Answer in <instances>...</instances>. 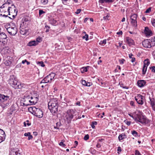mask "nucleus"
<instances>
[{"label": "nucleus", "mask_w": 155, "mask_h": 155, "mask_svg": "<svg viewBox=\"0 0 155 155\" xmlns=\"http://www.w3.org/2000/svg\"><path fill=\"white\" fill-rule=\"evenodd\" d=\"M117 34L118 35H122L123 33L121 31H119V32L117 33Z\"/></svg>", "instance_id": "obj_60"}, {"label": "nucleus", "mask_w": 155, "mask_h": 155, "mask_svg": "<svg viewBox=\"0 0 155 155\" xmlns=\"http://www.w3.org/2000/svg\"><path fill=\"white\" fill-rule=\"evenodd\" d=\"M128 115L130 117H132L135 120V118H136V114L135 116H134L132 115H131V114H129Z\"/></svg>", "instance_id": "obj_55"}, {"label": "nucleus", "mask_w": 155, "mask_h": 155, "mask_svg": "<svg viewBox=\"0 0 155 155\" xmlns=\"http://www.w3.org/2000/svg\"><path fill=\"white\" fill-rule=\"evenodd\" d=\"M9 155H21L18 149H14L10 151Z\"/></svg>", "instance_id": "obj_12"}, {"label": "nucleus", "mask_w": 155, "mask_h": 155, "mask_svg": "<svg viewBox=\"0 0 155 155\" xmlns=\"http://www.w3.org/2000/svg\"><path fill=\"white\" fill-rule=\"evenodd\" d=\"M146 81L144 80H140L138 81L137 84L139 87H143L146 84Z\"/></svg>", "instance_id": "obj_17"}, {"label": "nucleus", "mask_w": 155, "mask_h": 155, "mask_svg": "<svg viewBox=\"0 0 155 155\" xmlns=\"http://www.w3.org/2000/svg\"><path fill=\"white\" fill-rule=\"evenodd\" d=\"M82 38L85 39L86 41H87L88 40V35L87 34H86L84 36L82 37Z\"/></svg>", "instance_id": "obj_35"}, {"label": "nucleus", "mask_w": 155, "mask_h": 155, "mask_svg": "<svg viewBox=\"0 0 155 155\" xmlns=\"http://www.w3.org/2000/svg\"><path fill=\"white\" fill-rule=\"evenodd\" d=\"M41 40H42V39H41V38L38 37L37 38L36 41L38 43V42H40V41H41Z\"/></svg>", "instance_id": "obj_48"}, {"label": "nucleus", "mask_w": 155, "mask_h": 155, "mask_svg": "<svg viewBox=\"0 0 155 155\" xmlns=\"http://www.w3.org/2000/svg\"><path fill=\"white\" fill-rule=\"evenodd\" d=\"M139 96V94H137V96L135 97V99L137 101H137H138L140 99V97Z\"/></svg>", "instance_id": "obj_39"}, {"label": "nucleus", "mask_w": 155, "mask_h": 155, "mask_svg": "<svg viewBox=\"0 0 155 155\" xmlns=\"http://www.w3.org/2000/svg\"><path fill=\"white\" fill-rule=\"evenodd\" d=\"M10 3L7 2L4 4L0 7V8H3L5 7H8V15H12V18L8 17L11 19H14L17 15V11L15 8V7L14 4H12L11 6H9Z\"/></svg>", "instance_id": "obj_1"}, {"label": "nucleus", "mask_w": 155, "mask_h": 155, "mask_svg": "<svg viewBox=\"0 0 155 155\" xmlns=\"http://www.w3.org/2000/svg\"><path fill=\"white\" fill-rule=\"evenodd\" d=\"M6 43V41H2V45H4Z\"/></svg>", "instance_id": "obj_58"}, {"label": "nucleus", "mask_w": 155, "mask_h": 155, "mask_svg": "<svg viewBox=\"0 0 155 155\" xmlns=\"http://www.w3.org/2000/svg\"><path fill=\"white\" fill-rule=\"evenodd\" d=\"M106 43V40L104 39L103 41H101L99 43V44L101 45H102L103 44H105Z\"/></svg>", "instance_id": "obj_36"}, {"label": "nucleus", "mask_w": 155, "mask_h": 155, "mask_svg": "<svg viewBox=\"0 0 155 155\" xmlns=\"http://www.w3.org/2000/svg\"><path fill=\"white\" fill-rule=\"evenodd\" d=\"M37 64H38L39 66L41 67H44L45 66V65L44 64V62L42 61H38L37 62Z\"/></svg>", "instance_id": "obj_32"}, {"label": "nucleus", "mask_w": 155, "mask_h": 155, "mask_svg": "<svg viewBox=\"0 0 155 155\" xmlns=\"http://www.w3.org/2000/svg\"><path fill=\"white\" fill-rule=\"evenodd\" d=\"M50 27L48 25H45V29L46 28V29L45 31V32H48L49 31V29L50 28Z\"/></svg>", "instance_id": "obj_40"}, {"label": "nucleus", "mask_w": 155, "mask_h": 155, "mask_svg": "<svg viewBox=\"0 0 155 155\" xmlns=\"http://www.w3.org/2000/svg\"><path fill=\"white\" fill-rule=\"evenodd\" d=\"M119 61L120 64H122L125 61V60L124 59H122L121 60H119Z\"/></svg>", "instance_id": "obj_45"}, {"label": "nucleus", "mask_w": 155, "mask_h": 155, "mask_svg": "<svg viewBox=\"0 0 155 155\" xmlns=\"http://www.w3.org/2000/svg\"><path fill=\"white\" fill-rule=\"evenodd\" d=\"M24 100L23 101L24 102L27 103L28 104L30 103L29 101L30 100V96L29 95H26L24 96Z\"/></svg>", "instance_id": "obj_18"}, {"label": "nucleus", "mask_w": 155, "mask_h": 155, "mask_svg": "<svg viewBox=\"0 0 155 155\" xmlns=\"http://www.w3.org/2000/svg\"><path fill=\"white\" fill-rule=\"evenodd\" d=\"M32 138L33 137L30 134V135L28 136V140H29L30 139H32Z\"/></svg>", "instance_id": "obj_59"}, {"label": "nucleus", "mask_w": 155, "mask_h": 155, "mask_svg": "<svg viewBox=\"0 0 155 155\" xmlns=\"http://www.w3.org/2000/svg\"><path fill=\"white\" fill-rule=\"evenodd\" d=\"M23 21H22V22H24V24H26L25 22L28 21H29V20L28 18H24L23 19Z\"/></svg>", "instance_id": "obj_49"}, {"label": "nucleus", "mask_w": 155, "mask_h": 155, "mask_svg": "<svg viewBox=\"0 0 155 155\" xmlns=\"http://www.w3.org/2000/svg\"><path fill=\"white\" fill-rule=\"evenodd\" d=\"M130 104L132 106H134V102H133V101H131L130 102Z\"/></svg>", "instance_id": "obj_64"}, {"label": "nucleus", "mask_w": 155, "mask_h": 155, "mask_svg": "<svg viewBox=\"0 0 155 155\" xmlns=\"http://www.w3.org/2000/svg\"><path fill=\"white\" fill-rule=\"evenodd\" d=\"M81 11V9H77L76 12H75V13L76 14H78L80 13Z\"/></svg>", "instance_id": "obj_53"}, {"label": "nucleus", "mask_w": 155, "mask_h": 155, "mask_svg": "<svg viewBox=\"0 0 155 155\" xmlns=\"http://www.w3.org/2000/svg\"><path fill=\"white\" fill-rule=\"evenodd\" d=\"M24 126L25 127L26 126V125H27L28 126H29L31 125V123H29V121L28 120H27L26 122H25L24 123Z\"/></svg>", "instance_id": "obj_34"}, {"label": "nucleus", "mask_w": 155, "mask_h": 155, "mask_svg": "<svg viewBox=\"0 0 155 155\" xmlns=\"http://www.w3.org/2000/svg\"><path fill=\"white\" fill-rule=\"evenodd\" d=\"M41 2L43 5H45L48 2V0H41Z\"/></svg>", "instance_id": "obj_37"}, {"label": "nucleus", "mask_w": 155, "mask_h": 155, "mask_svg": "<svg viewBox=\"0 0 155 155\" xmlns=\"http://www.w3.org/2000/svg\"><path fill=\"white\" fill-rule=\"evenodd\" d=\"M126 138V135L124 133H122L119 135L118 137V139L119 141H120L123 139Z\"/></svg>", "instance_id": "obj_22"}, {"label": "nucleus", "mask_w": 155, "mask_h": 155, "mask_svg": "<svg viewBox=\"0 0 155 155\" xmlns=\"http://www.w3.org/2000/svg\"><path fill=\"white\" fill-rule=\"evenodd\" d=\"M92 84V83L91 82H87L86 83V84L85 85V86H87V87H89L91 86Z\"/></svg>", "instance_id": "obj_50"}, {"label": "nucleus", "mask_w": 155, "mask_h": 155, "mask_svg": "<svg viewBox=\"0 0 155 155\" xmlns=\"http://www.w3.org/2000/svg\"><path fill=\"white\" fill-rule=\"evenodd\" d=\"M135 121L137 122H140L142 124L149 125L151 120L147 118L146 117L143 115V113L140 111L139 114H136Z\"/></svg>", "instance_id": "obj_3"}, {"label": "nucleus", "mask_w": 155, "mask_h": 155, "mask_svg": "<svg viewBox=\"0 0 155 155\" xmlns=\"http://www.w3.org/2000/svg\"><path fill=\"white\" fill-rule=\"evenodd\" d=\"M131 123V121H127L126 122V124L128 125V126H130V124Z\"/></svg>", "instance_id": "obj_63"}, {"label": "nucleus", "mask_w": 155, "mask_h": 155, "mask_svg": "<svg viewBox=\"0 0 155 155\" xmlns=\"http://www.w3.org/2000/svg\"><path fill=\"white\" fill-rule=\"evenodd\" d=\"M47 83V81H46V80L45 79V78H44L40 82V84H42V83Z\"/></svg>", "instance_id": "obj_46"}, {"label": "nucleus", "mask_w": 155, "mask_h": 155, "mask_svg": "<svg viewBox=\"0 0 155 155\" xmlns=\"http://www.w3.org/2000/svg\"><path fill=\"white\" fill-rule=\"evenodd\" d=\"M38 100L37 97H33L30 96V100L29 101L30 102L29 104L30 105L35 104L37 103Z\"/></svg>", "instance_id": "obj_14"}, {"label": "nucleus", "mask_w": 155, "mask_h": 155, "mask_svg": "<svg viewBox=\"0 0 155 155\" xmlns=\"http://www.w3.org/2000/svg\"><path fill=\"white\" fill-rule=\"evenodd\" d=\"M11 63V62L8 60H5L4 62V64L7 66H9Z\"/></svg>", "instance_id": "obj_28"}, {"label": "nucleus", "mask_w": 155, "mask_h": 155, "mask_svg": "<svg viewBox=\"0 0 155 155\" xmlns=\"http://www.w3.org/2000/svg\"><path fill=\"white\" fill-rule=\"evenodd\" d=\"M131 22L134 27H136L137 26V24L136 20H131Z\"/></svg>", "instance_id": "obj_26"}, {"label": "nucleus", "mask_w": 155, "mask_h": 155, "mask_svg": "<svg viewBox=\"0 0 155 155\" xmlns=\"http://www.w3.org/2000/svg\"><path fill=\"white\" fill-rule=\"evenodd\" d=\"M129 58L130 59H131V62L132 63L134 62L135 61V58L134 57H132V56H133V54H129Z\"/></svg>", "instance_id": "obj_27"}, {"label": "nucleus", "mask_w": 155, "mask_h": 155, "mask_svg": "<svg viewBox=\"0 0 155 155\" xmlns=\"http://www.w3.org/2000/svg\"><path fill=\"white\" fill-rule=\"evenodd\" d=\"M151 42H152L151 39L145 40L142 42V45L145 48H150L152 45L151 44Z\"/></svg>", "instance_id": "obj_10"}, {"label": "nucleus", "mask_w": 155, "mask_h": 155, "mask_svg": "<svg viewBox=\"0 0 155 155\" xmlns=\"http://www.w3.org/2000/svg\"><path fill=\"white\" fill-rule=\"evenodd\" d=\"M50 23L53 25H56L58 24L57 21L54 18H51L49 20Z\"/></svg>", "instance_id": "obj_21"}, {"label": "nucleus", "mask_w": 155, "mask_h": 155, "mask_svg": "<svg viewBox=\"0 0 155 155\" xmlns=\"http://www.w3.org/2000/svg\"><path fill=\"white\" fill-rule=\"evenodd\" d=\"M151 47L152 46H154L155 45V42H154L153 41L152 42H151Z\"/></svg>", "instance_id": "obj_62"}, {"label": "nucleus", "mask_w": 155, "mask_h": 155, "mask_svg": "<svg viewBox=\"0 0 155 155\" xmlns=\"http://www.w3.org/2000/svg\"><path fill=\"white\" fill-rule=\"evenodd\" d=\"M151 22L152 25L155 27V19H152L151 20Z\"/></svg>", "instance_id": "obj_38"}, {"label": "nucleus", "mask_w": 155, "mask_h": 155, "mask_svg": "<svg viewBox=\"0 0 155 155\" xmlns=\"http://www.w3.org/2000/svg\"><path fill=\"white\" fill-rule=\"evenodd\" d=\"M150 69L151 70V71L155 73V66H153L150 67Z\"/></svg>", "instance_id": "obj_41"}, {"label": "nucleus", "mask_w": 155, "mask_h": 155, "mask_svg": "<svg viewBox=\"0 0 155 155\" xmlns=\"http://www.w3.org/2000/svg\"><path fill=\"white\" fill-rule=\"evenodd\" d=\"M125 40L129 46L134 45V41L130 38L127 37L125 38Z\"/></svg>", "instance_id": "obj_15"}, {"label": "nucleus", "mask_w": 155, "mask_h": 155, "mask_svg": "<svg viewBox=\"0 0 155 155\" xmlns=\"http://www.w3.org/2000/svg\"><path fill=\"white\" fill-rule=\"evenodd\" d=\"M89 136L88 134L86 135L84 138V139L85 140H87L89 138Z\"/></svg>", "instance_id": "obj_44"}, {"label": "nucleus", "mask_w": 155, "mask_h": 155, "mask_svg": "<svg viewBox=\"0 0 155 155\" xmlns=\"http://www.w3.org/2000/svg\"><path fill=\"white\" fill-rule=\"evenodd\" d=\"M135 155H142L138 150H136L135 152Z\"/></svg>", "instance_id": "obj_43"}, {"label": "nucleus", "mask_w": 155, "mask_h": 155, "mask_svg": "<svg viewBox=\"0 0 155 155\" xmlns=\"http://www.w3.org/2000/svg\"><path fill=\"white\" fill-rule=\"evenodd\" d=\"M97 124V122L96 121H93L92 122L91 124V127L93 128H94L95 127V125H96Z\"/></svg>", "instance_id": "obj_33"}, {"label": "nucleus", "mask_w": 155, "mask_h": 155, "mask_svg": "<svg viewBox=\"0 0 155 155\" xmlns=\"http://www.w3.org/2000/svg\"><path fill=\"white\" fill-rule=\"evenodd\" d=\"M11 101L8 96L0 94V103L2 107L4 108L8 106L11 103Z\"/></svg>", "instance_id": "obj_5"}, {"label": "nucleus", "mask_w": 155, "mask_h": 155, "mask_svg": "<svg viewBox=\"0 0 155 155\" xmlns=\"http://www.w3.org/2000/svg\"><path fill=\"white\" fill-rule=\"evenodd\" d=\"M6 135L4 131L0 129V143L4 140Z\"/></svg>", "instance_id": "obj_13"}, {"label": "nucleus", "mask_w": 155, "mask_h": 155, "mask_svg": "<svg viewBox=\"0 0 155 155\" xmlns=\"http://www.w3.org/2000/svg\"><path fill=\"white\" fill-rule=\"evenodd\" d=\"M149 99L150 102V104L152 107H153L155 105V101L154 99L153 98H151L150 97H149Z\"/></svg>", "instance_id": "obj_23"}, {"label": "nucleus", "mask_w": 155, "mask_h": 155, "mask_svg": "<svg viewBox=\"0 0 155 155\" xmlns=\"http://www.w3.org/2000/svg\"><path fill=\"white\" fill-rule=\"evenodd\" d=\"M20 33L23 35H28L29 33V30L24 26V22L21 24L20 27Z\"/></svg>", "instance_id": "obj_8"}, {"label": "nucleus", "mask_w": 155, "mask_h": 155, "mask_svg": "<svg viewBox=\"0 0 155 155\" xmlns=\"http://www.w3.org/2000/svg\"><path fill=\"white\" fill-rule=\"evenodd\" d=\"M139 96L140 97V99L138 100V101H137V103L139 104L142 105L143 103L144 97L140 94H139Z\"/></svg>", "instance_id": "obj_19"}, {"label": "nucleus", "mask_w": 155, "mask_h": 155, "mask_svg": "<svg viewBox=\"0 0 155 155\" xmlns=\"http://www.w3.org/2000/svg\"><path fill=\"white\" fill-rule=\"evenodd\" d=\"M58 100L57 98L51 99L48 103V109L54 115L58 112Z\"/></svg>", "instance_id": "obj_2"}, {"label": "nucleus", "mask_w": 155, "mask_h": 155, "mask_svg": "<svg viewBox=\"0 0 155 155\" xmlns=\"http://www.w3.org/2000/svg\"><path fill=\"white\" fill-rule=\"evenodd\" d=\"M59 145L61 146H62L63 147H65L66 146V145L64 143H63L62 142H60L59 143Z\"/></svg>", "instance_id": "obj_52"}, {"label": "nucleus", "mask_w": 155, "mask_h": 155, "mask_svg": "<svg viewBox=\"0 0 155 155\" xmlns=\"http://www.w3.org/2000/svg\"><path fill=\"white\" fill-rule=\"evenodd\" d=\"M137 15L134 14L130 16V19L131 20H136L137 18Z\"/></svg>", "instance_id": "obj_29"}, {"label": "nucleus", "mask_w": 155, "mask_h": 155, "mask_svg": "<svg viewBox=\"0 0 155 155\" xmlns=\"http://www.w3.org/2000/svg\"><path fill=\"white\" fill-rule=\"evenodd\" d=\"M144 65H145L147 67L150 64V62L149 59H147L144 60Z\"/></svg>", "instance_id": "obj_24"}, {"label": "nucleus", "mask_w": 155, "mask_h": 155, "mask_svg": "<svg viewBox=\"0 0 155 155\" xmlns=\"http://www.w3.org/2000/svg\"><path fill=\"white\" fill-rule=\"evenodd\" d=\"M28 105H30L29 103L28 104L25 102L23 103V106H27Z\"/></svg>", "instance_id": "obj_57"}, {"label": "nucleus", "mask_w": 155, "mask_h": 155, "mask_svg": "<svg viewBox=\"0 0 155 155\" xmlns=\"http://www.w3.org/2000/svg\"><path fill=\"white\" fill-rule=\"evenodd\" d=\"M151 7H150L146 10L145 13H149L151 11Z\"/></svg>", "instance_id": "obj_42"}, {"label": "nucleus", "mask_w": 155, "mask_h": 155, "mask_svg": "<svg viewBox=\"0 0 155 155\" xmlns=\"http://www.w3.org/2000/svg\"><path fill=\"white\" fill-rule=\"evenodd\" d=\"M87 82L84 80H82L81 81V83L83 85L85 86Z\"/></svg>", "instance_id": "obj_54"}, {"label": "nucleus", "mask_w": 155, "mask_h": 155, "mask_svg": "<svg viewBox=\"0 0 155 155\" xmlns=\"http://www.w3.org/2000/svg\"><path fill=\"white\" fill-rule=\"evenodd\" d=\"M55 76L54 73L51 72L49 75L46 76L45 78L47 83L51 82L52 80L54 79Z\"/></svg>", "instance_id": "obj_11"}, {"label": "nucleus", "mask_w": 155, "mask_h": 155, "mask_svg": "<svg viewBox=\"0 0 155 155\" xmlns=\"http://www.w3.org/2000/svg\"><path fill=\"white\" fill-rule=\"evenodd\" d=\"M30 110H31L32 114L35 116L39 118H41L43 115V113L42 110L40 108H37L35 107H30L28 108Z\"/></svg>", "instance_id": "obj_6"}, {"label": "nucleus", "mask_w": 155, "mask_h": 155, "mask_svg": "<svg viewBox=\"0 0 155 155\" xmlns=\"http://www.w3.org/2000/svg\"><path fill=\"white\" fill-rule=\"evenodd\" d=\"M108 0H100L99 1L101 3H103L104 2L107 3L108 1Z\"/></svg>", "instance_id": "obj_51"}, {"label": "nucleus", "mask_w": 155, "mask_h": 155, "mask_svg": "<svg viewBox=\"0 0 155 155\" xmlns=\"http://www.w3.org/2000/svg\"><path fill=\"white\" fill-rule=\"evenodd\" d=\"M144 32L147 36H150L152 35V31L147 27L145 28Z\"/></svg>", "instance_id": "obj_16"}, {"label": "nucleus", "mask_w": 155, "mask_h": 155, "mask_svg": "<svg viewBox=\"0 0 155 155\" xmlns=\"http://www.w3.org/2000/svg\"><path fill=\"white\" fill-rule=\"evenodd\" d=\"M131 134L135 137H137L138 134V133L134 130H133L131 131Z\"/></svg>", "instance_id": "obj_31"}, {"label": "nucleus", "mask_w": 155, "mask_h": 155, "mask_svg": "<svg viewBox=\"0 0 155 155\" xmlns=\"http://www.w3.org/2000/svg\"><path fill=\"white\" fill-rule=\"evenodd\" d=\"M89 66H87L86 67L82 68L81 69V71L82 72H86L87 71V69L89 68Z\"/></svg>", "instance_id": "obj_30"}, {"label": "nucleus", "mask_w": 155, "mask_h": 155, "mask_svg": "<svg viewBox=\"0 0 155 155\" xmlns=\"http://www.w3.org/2000/svg\"><path fill=\"white\" fill-rule=\"evenodd\" d=\"M8 33L12 35H15L17 32V29L16 27H9L7 28Z\"/></svg>", "instance_id": "obj_9"}, {"label": "nucleus", "mask_w": 155, "mask_h": 155, "mask_svg": "<svg viewBox=\"0 0 155 155\" xmlns=\"http://www.w3.org/2000/svg\"><path fill=\"white\" fill-rule=\"evenodd\" d=\"M9 83L15 89H20L22 87L20 82L17 81L16 77L14 75L10 76Z\"/></svg>", "instance_id": "obj_4"}, {"label": "nucleus", "mask_w": 155, "mask_h": 155, "mask_svg": "<svg viewBox=\"0 0 155 155\" xmlns=\"http://www.w3.org/2000/svg\"><path fill=\"white\" fill-rule=\"evenodd\" d=\"M147 66H146L145 65H143V68H142V74L143 75H144L145 74L147 70Z\"/></svg>", "instance_id": "obj_25"}, {"label": "nucleus", "mask_w": 155, "mask_h": 155, "mask_svg": "<svg viewBox=\"0 0 155 155\" xmlns=\"http://www.w3.org/2000/svg\"><path fill=\"white\" fill-rule=\"evenodd\" d=\"M45 12H44L43 10H39V15L40 16L43 13H45Z\"/></svg>", "instance_id": "obj_47"}, {"label": "nucleus", "mask_w": 155, "mask_h": 155, "mask_svg": "<svg viewBox=\"0 0 155 155\" xmlns=\"http://www.w3.org/2000/svg\"><path fill=\"white\" fill-rule=\"evenodd\" d=\"M38 44V43L34 40L30 41L28 44V45L29 46H36Z\"/></svg>", "instance_id": "obj_20"}, {"label": "nucleus", "mask_w": 155, "mask_h": 155, "mask_svg": "<svg viewBox=\"0 0 155 155\" xmlns=\"http://www.w3.org/2000/svg\"><path fill=\"white\" fill-rule=\"evenodd\" d=\"M75 113V110L73 109H69L67 110L65 117L68 123L71 122Z\"/></svg>", "instance_id": "obj_7"}, {"label": "nucleus", "mask_w": 155, "mask_h": 155, "mask_svg": "<svg viewBox=\"0 0 155 155\" xmlns=\"http://www.w3.org/2000/svg\"><path fill=\"white\" fill-rule=\"evenodd\" d=\"M56 125L57 127H59L61 125V124L60 122H58L56 123Z\"/></svg>", "instance_id": "obj_56"}, {"label": "nucleus", "mask_w": 155, "mask_h": 155, "mask_svg": "<svg viewBox=\"0 0 155 155\" xmlns=\"http://www.w3.org/2000/svg\"><path fill=\"white\" fill-rule=\"evenodd\" d=\"M30 134L31 133L30 132L25 133L24 134V136H28L30 135Z\"/></svg>", "instance_id": "obj_61"}]
</instances>
